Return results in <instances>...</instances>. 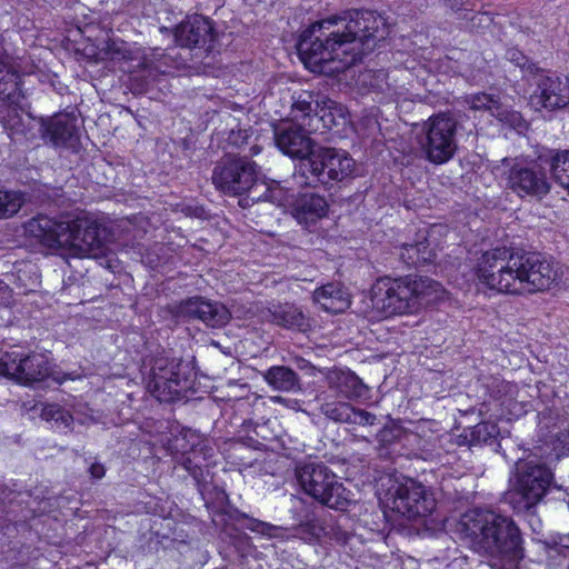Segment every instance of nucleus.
I'll return each mask as SVG.
<instances>
[{
    "label": "nucleus",
    "instance_id": "obj_7",
    "mask_svg": "<svg viewBox=\"0 0 569 569\" xmlns=\"http://www.w3.org/2000/svg\"><path fill=\"white\" fill-rule=\"evenodd\" d=\"M508 499L518 513L530 512L548 495L553 475L545 463L519 460Z\"/></svg>",
    "mask_w": 569,
    "mask_h": 569
},
{
    "label": "nucleus",
    "instance_id": "obj_42",
    "mask_svg": "<svg viewBox=\"0 0 569 569\" xmlns=\"http://www.w3.org/2000/svg\"><path fill=\"white\" fill-rule=\"evenodd\" d=\"M326 537H329L331 540L342 546L349 545L356 539L355 535L342 529L341 526H332L329 530L327 529Z\"/></svg>",
    "mask_w": 569,
    "mask_h": 569
},
{
    "label": "nucleus",
    "instance_id": "obj_39",
    "mask_svg": "<svg viewBox=\"0 0 569 569\" xmlns=\"http://www.w3.org/2000/svg\"><path fill=\"white\" fill-rule=\"evenodd\" d=\"M497 428L490 422H480L472 427L470 430V443L479 445L485 443L495 437Z\"/></svg>",
    "mask_w": 569,
    "mask_h": 569
},
{
    "label": "nucleus",
    "instance_id": "obj_21",
    "mask_svg": "<svg viewBox=\"0 0 569 569\" xmlns=\"http://www.w3.org/2000/svg\"><path fill=\"white\" fill-rule=\"evenodd\" d=\"M41 137L56 148H74L79 141L77 117L66 112L41 119Z\"/></svg>",
    "mask_w": 569,
    "mask_h": 569
},
{
    "label": "nucleus",
    "instance_id": "obj_19",
    "mask_svg": "<svg viewBox=\"0 0 569 569\" xmlns=\"http://www.w3.org/2000/svg\"><path fill=\"white\" fill-rule=\"evenodd\" d=\"M274 140L278 149L286 156L301 161L311 157L316 151L313 140L302 126L295 122H283L274 128Z\"/></svg>",
    "mask_w": 569,
    "mask_h": 569
},
{
    "label": "nucleus",
    "instance_id": "obj_17",
    "mask_svg": "<svg viewBox=\"0 0 569 569\" xmlns=\"http://www.w3.org/2000/svg\"><path fill=\"white\" fill-rule=\"evenodd\" d=\"M20 76L17 72H7L0 78V123L11 133L24 132V119L19 104L23 98L19 88Z\"/></svg>",
    "mask_w": 569,
    "mask_h": 569
},
{
    "label": "nucleus",
    "instance_id": "obj_32",
    "mask_svg": "<svg viewBox=\"0 0 569 569\" xmlns=\"http://www.w3.org/2000/svg\"><path fill=\"white\" fill-rule=\"evenodd\" d=\"M318 92L300 90L292 94L291 114L296 120L317 116L321 100Z\"/></svg>",
    "mask_w": 569,
    "mask_h": 569
},
{
    "label": "nucleus",
    "instance_id": "obj_11",
    "mask_svg": "<svg viewBox=\"0 0 569 569\" xmlns=\"http://www.w3.org/2000/svg\"><path fill=\"white\" fill-rule=\"evenodd\" d=\"M545 156L525 161L519 159H502L509 169L505 172L506 187L520 198L542 199L551 190V181L545 164Z\"/></svg>",
    "mask_w": 569,
    "mask_h": 569
},
{
    "label": "nucleus",
    "instance_id": "obj_3",
    "mask_svg": "<svg viewBox=\"0 0 569 569\" xmlns=\"http://www.w3.org/2000/svg\"><path fill=\"white\" fill-rule=\"evenodd\" d=\"M26 229L43 246L68 250L73 257L97 258L104 250V228L87 217L40 214L28 221Z\"/></svg>",
    "mask_w": 569,
    "mask_h": 569
},
{
    "label": "nucleus",
    "instance_id": "obj_20",
    "mask_svg": "<svg viewBox=\"0 0 569 569\" xmlns=\"http://www.w3.org/2000/svg\"><path fill=\"white\" fill-rule=\"evenodd\" d=\"M178 315L202 321L211 328H220L227 325L231 315L227 307L220 302L211 301L202 297H192L179 303Z\"/></svg>",
    "mask_w": 569,
    "mask_h": 569
},
{
    "label": "nucleus",
    "instance_id": "obj_50",
    "mask_svg": "<svg viewBox=\"0 0 569 569\" xmlns=\"http://www.w3.org/2000/svg\"><path fill=\"white\" fill-rule=\"evenodd\" d=\"M144 259H146V262H147L151 268H156V267L158 266V259H157V260H156V259H152V258L150 257V254H147Z\"/></svg>",
    "mask_w": 569,
    "mask_h": 569
},
{
    "label": "nucleus",
    "instance_id": "obj_53",
    "mask_svg": "<svg viewBox=\"0 0 569 569\" xmlns=\"http://www.w3.org/2000/svg\"><path fill=\"white\" fill-rule=\"evenodd\" d=\"M4 488L3 486L0 483V499L2 498V496L4 495Z\"/></svg>",
    "mask_w": 569,
    "mask_h": 569
},
{
    "label": "nucleus",
    "instance_id": "obj_40",
    "mask_svg": "<svg viewBox=\"0 0 569 569\" xmlns=\"http://www.w3.org/2000/svg\"><path fill=\"white\" fill-rule=\"evenodd\" d=\"M495 117L501 122H506L513 128H521L523 123V119L519 112L508 110L501 103L500 109L497 110Z\"/></svg>",
    "mask_w": 569,
    "mask_h": 569
},
{
    "label": "nucleus",
    "instance_id": "obj_12",
    "mask_svg": "<svg viewBox=\"0 0 569 569\" xmlns=\"http://www.w3.org/2000/svg\"><path fill=\"white\" fill-rule=\"evenodd\" d=\"M517 295L549 290L561 278L557 263L538 253L518 250Z\"/></svg>",
    "mask_w": 569,
    "mask_h": 569
},
{
    "label": "nucleus",
    "instance_id": "obj_16",
    "mask_svg": "<svg viewBox=\"0 0 569 569\" xmlns=\"http://www.w3.org/2000/svg\"><path fill=\"white\" fill-rule=\"evenodd\" d=\"M535 79L536 89L530 96V103L537 110L555 111L569 104V78L539 73Z\"/></svg>",
    "mask_w": 569,
    "mask_h": 569
},
{
    "label": "nucleus",
    "instance_id": "obj_1",
    "mask_svg": "<svg viewBox=\"0 0 569 569\" xmlns=\"http://www.w3.org/2000/svg\"><path fill=\"white\" fill-rule=\"evenodd\" d=\"M388 36L386 19L375 11L355 10L311 24L298 41V54L311 72L343 71Z\"/></svg>",
    "mask_w": 569,
    "mask_h": 569
},
{
    "label": "nucleus",
    "instance_id": "obj_28",
    "mask_svg": "<svg viewBox=\"0 0 569 569\" xmlns=\"http://www.w3.org/2000/svg\"><path fill=\"white\" fill-rule=\"evenodd\" d=\"M313 300L331 313L342 312L350 306L349 295L339 283H327L316 289Z\"/></svg>",
    "mask_w": 569,
    "mask_h": 569
},
{
    "label": "nucleus",
    "instance_id": "obj_46",
    "mask_svg": "<svg viewBox=\"0 0 569 569\" xmlns=\"http://www.w3.org/2000/svg\"><path fill=\"white\" fill-rule=\"evenodd\" d=\"M507 58L509 61L513 62L516 66L520 68L526 67L527 58L517 49L508 50Z\"/></svg>",
    "mask_w": 569,
    "mask_h": 569
},
{
    "label": "nucleus",
    "instance_id": "obj_44",
    "mask_svg": "<svg viewBox=\"0 0 569 569\" xmlns=\"http://www.w3.org/2000/svg\"><path fill=\"white\" fill-rule=\"evenodd\" d=\"M416 243V247L419 248V256L422 264H426L432 260V253L429 249V244L427 242V239L423 238L422 240H419Z\"/></svg>",
    "mask_w": 569,
    "mask_h": 569
},
{
    "label": "nucleus",
    "instance_id": "obj_55",
    "mask_svg": "<svg viewBox=\"0 0 569 569\" xmlns=\"http://www.w3.org/2000/svg\"><path fill=\"white\" fill-rule=\"evenodd\" d=\"M291 501H300V500H299V499H297V498H295V497H292V498H291Z\"/></svg>",
    "mask_w": 569,
    "mask_h": 569
},
{
    "label": "nucleus",
    "instance_id": "obj_45",
    "mask_svg": "<svg viewBox=\"0 0 569 569\" xmlns=\"http://www.w3.org/2000/svg\"><path fill=\"white\" fill-rule=\"evenodd\" d=\"M548 495H552V499L555 500L569 502V491L560 486L552 483V481L550 482Z\"/></svg>",
    "mask_w": 569,
    "mask_h": 569
},
{
    "label": "nucleus",
    "instance_id": "obj_41",
    "mask_svg": "<svg viewBox=\"0 0 569 569\" xmlns=\"http://www.w3.org/2000/svg\"><path fill=\"white\" fill-rule=\"evenodd\" d=\"M400 258L407 266L417 267L422 264L419 248L416 247V243H403Z\"/></svg>",
    "mask_w": 569,
    "mask_h": 569
},
{
    "label": "nucleus",
    "instance_id": "obj_47",
    "mask_svg": "<svg viewBox=\"0 0 569 569\" xmlns=\"http://www.w3.org/2000/svg\"><path fill=\"white\" fill-rule=\"evenodd\" d=\"M89 473H90V477L94 480H100L104 477L106 475V468L103 465L99 463V462H93L90 467H89Z\"/></svg>",
    "mask_w": 569,
    "mask_h": 569
},
{
    "label": "nucleus",
    "instance_id": "obj_37",
    "mask_svg": "<svg viewBox=\"0 0 569 569\" xmlns=\"http://www.w3.org/2000/svg\"><path fill=\"white\" fill-rule=\"evenodd\" d=\"M23 203L19 192L0 190V218L11 217L17 213Z\"/></svg>",
    "mask_w": 569,
    "mask_h": 569
},
{
    "label": "nucleus",
    "instance_id": "obj_38",
    "mask_svg": "<svg viewBox=\"0 0 569 569\" xmlns=\"http://www.w3.org/2000/svg\"><path fill=\"white\" fill-rule=\"evenodd\" d=\"M468 104L472 110H486L495 117L498 109H500V101L497 97L479 92L470 96L467 99Z\"/></svg>",
    "mask_w": 569,
    "mask_h": 569
},
{
    "label": "nucleus",
    "instance_id": "obj_10",
    "mask_svg": "<svg viewBox=\"0 0 569 569\" xmlns=\"http://www.w3.org/2000/svg\"><path fill=\"white\" fill-rule=\"evenodd\" d=\"M518 250L497 247L482 253L477 264L479 281L491 290L517 295Z\"/></svg>",
    "mask_w": 569,
    "mask_h": 569
},
{
    "label": "nucleus",
    "instance_id": "obj_31",
    "mask_svg": "<svg viewBox=\"0 0 569 569\" xmlns=\"http://www.w3.org/2000/svg\"><path fill=\"white\" fill-rule=\"evenodd\" d=\"M543 156L553 180L569 194V150H550Z\"/></svg>",
    "mask_w": 569,
    "mask_h": 569
},
{
    "label": "nucleus",
    "instance_id": "obj_26",
    "mask_svg": "<svg viewBox=\"0 0 569 569\" xmlns=\"http://www.w3.org/2000/svg\"><path fill=\"white\" fill-rule=\"evenodd\" d=\"M328 388L346 399L360 398L365 395L366 386L352 371L332 369L326 375Z\"/></svg>",
    "mask_w": 569,
    "mask_h": 569
},
{
    "label": "nucleus",
    "instance_id": "obj_25",
    "mask_svg": "<svg viewBox=\"0 0 569 569\" xmlns=\"http://www.w3.org/2000/svg\"><path fill=\"white\" fill-rule=\"evenodd\" d=\"M410 290L411 311L428 306L442 297V286L428 277H406Z\"/></svg>",
    "mask_w": 569,
    "mask_h": 569
},
{
    "label": "nucleus",
    "instance_id": "obj_5",
    "mask_svg": "<svg viewBox=\"0 0 569 569\" xmlns=\"http://www.w3.org/2000/svg\"><path fill=\"white\" fill-rule=\"evenodd\" d=\"M356 162L345 150L321 147L299 162L293 178L301 187H330L352 177Z\"/></svg>",
    "mask_w": 569,
    "mask_h": 569
},
{
    "label": "nucleus",
    "instance_id": "obj_2",
    "mask_svg": "<svg viewBox=\"0 0 569 569\" xmlns=\"http://www.w3.org/2000/svg\"><path fill=\"white\" fill-rule=\"evenodd\" d=\"M453 530L475 552L488 559L491 569H516L525 556L516 522L493 510H468Z\"/></svg>",
    "mask_w": 569,
    "mask_h": 569
},
{
    "label": "nucleus",
    "instance_id": "obj_43",
    "mask_svg": "<svg viewBox=\"0 0 569 569\" xmlns=\"http://www.w3.org/2000/svg\"><path fill=\"white\" fill-rule=\"evenodd\" d=\"M7 72L16 71L10 67V56L8 54L6 38L3 33H0V78Z\"/></svg>",
    "mask_w": 569,
    "mask_h": 569
},
{
    "label": "nucleus",
    "instance_id": "obj_13",
    "mask_svg": "<svg viewBox=\"0 0 569 569\" xmlns=\"http://www.w3.org/2000/svg\"><path fill=\"white\" fill-rule=\"evenodd\" d=\"M388 496V506L408 519L426 517L436 508V499L432 493L412 479L392 486Z\"/></svg>",
    "mask_w": 569,
    "mask_h": 569
},
{
    "label": "nucleus",
    "instance_id": "obj_34",
    "mask_svg": "<svg viewBox=\"0 0 569 569\" xmlns=\"http://www.w3.org/2000/svg\"><path fill=\"white\" fill-rule=\"evenodd\" d=\"M317 117L326 129L342 127L347 123L346 108L327 98L321 100Z\"/></svg>",
    "mask_w": 569,
    "mask_h": 569
},
{
    "label": "nucleus",
    "instance_id": "obj_48",
    "mask_svg": "<svg viewBox=\"0 0 569 569\" xmlns=\"http://www.w3.org/2000/svg\"><path fill=\"white\" fill-rule=\"evenodd\" d=\"M297 366L299 369L306 370L309 375H313L316 370V368L309 361L302 358L297 360Z\"/></svg>",
    "mask_w": 569,
    "mask_h": 569
},
{
    "label": "nucleus",
    "instance_id": "obj_23",
    "mask_svg": "<svg viewBox=\"0 0 569 569\" xmlns=\"http://www.w3.org/2000/svg\"><path fill=\"white\" fill-rule=\"evenodd\" d=\"M320 412L337 423L359 427H373L378 423V417L375 413L342 400L326 399L320 405Z\"/></svg>",
    "mask_w": 569,
    "mask_h": 569
},
{
    "label": "nucleus",
    "instance_id": "obj_18",
    "mask_svg": "<svg viewBox=\"0 0 569 569\" xmlns=\"http://www.w3.org/2000/svg\"><path fill=\"white\" fill-rule=\"evenodd\" d=\"M211 520L216 528L231 535L232 527L240 521H246L244 528L258 535L272 538H284L286 530L280 526H274L254 518H250L237 510H230L228 506L211 509Z\"/></svg>",
    "mask_w": 569,
    "mask_h": 569
},
{
    "label": "nucleus",
    "instance_id": "obj_56",
    "mask_svg": "<svg viewBox=\"0 0 569 569\" xmlns=\"http://www.w3.org/2000/svg\"><path fill=\"white\" fill-rule=\"evenodd\" d=\"M482 17H486V19L490 21V17L489 16L483 14Z\"/></svg>",
    "mask_w": 569,
    "mask_h": 569
},
{
    "label": "nucleus",
    "instance_id": "obj_52",
    "mask_svg": "<svg viewBox=\"0 0 569 569\" xmlns=\"http://www.w3.org/2000/svg\"><path fill=\"white\" fill-rule=\"evenodd\" d=\"M536 457H539L541 459H545V460H548V456L547 455H543V453H536Z\"/></svg>",
    "mask_w": 569,
    "mask_h": 569
},
{
    "label": "nucleus",
    "instance_id": "obj_33",
    "mask_svg": "<svg viewBox=\"0 0 569 569\" xmlns=\"http://www.w3.org/2000/svg\"><path fill=\"white\" fill-rule=\"evenodd\" d=\"M282 528L286 531L283 532L284 538H280L281 540L297 537L305 541L312 542L327 536V528L313 515H306V519L300 520L299 525L293 528L295 533H289L288 528Z\"/></svg>",
    "mask_w": 569,
    "mask_h": 569
},
{
    "label": "nucleus",
    "instance_id": "obj_36",
    "mask_svg": "<svg viewBox=\"0 0 569 569\" xmlns=\"http://www.w3.org/2000/svg\"><path fill=\"white\" fill-rule=\"evenodd\" d=\"M41 418L47 421H53L58 427L64 429L71 428L73 423V417L70 412L57 403L43 406L41 409Z\"/></svg>",
    "mask_w": 569,
    "mask_h": 569
},
{
    "label": "nucleus",
    "instance_id": "obj_9",
    "mask_svg": "<svg viewBox=\"0 0 569 569\" xmlns=\"http://www.w3.org/2000/svg\"><path fill=\"white\" fill-rule=\"evenodd\" d=\"M457 119L447 112L429 117L421 126L418 143L423 158L440 166L453 159L458 150Z\"/></svg>",
    "mask_w": 569,
    "mask_h": 569
},
{
    "label": "nucleus",
    "instance_id": "obj_49",
    "mask_svg": "<svg viewBox=\"0 0 569 569\" xmlns=\"http://www.w3.org/2000/svg\"><path fill=\"white\" fill-rule=\"evenodd\" d=\"M558 439L563 446V448L569 450V430L561 432Z\"/></svg>",
    "mask_w": 569,
    "mask_h": 569
},
{
    "label": "nucleus",
    "instance_id": "obj_8",
    "mask_svg": "<svg viewBox=\"0 0 569 569\" xmlns=\"http://www.w3.org/2000/svg\"><path fill=\"white\" fill-rule=\"evenodd\" d=\"M296 476L301 489L328 508L346 511L352 503L351 492L323 463H306L297 468Z\"/></svg>",
    "mask_w": 569,
    "mask_h": 569
},
{
    "label": "nucleus",
    "instance_id": "obj_4",
    "mask_svg": "<svg viewBox=\"0 0 569 569\" xmlns=\"http://www.w3.org/2000/svg\"><path fill=\"white\" fill-rule=\"evenodd\" d=\"M211 180L216 189L226 196L239 197L247 194L240 200L244 201H271L282 200V190L278 187H270L260 170V167L246 156H228L214 166Z\"/></svg>",
    "mask_w": 569,
    "mask_h": 569
},
{
    "label": "nucleus",
    "instance_id": "obj_14",
    "mask_svg": "<svg viewBox=\"0 0 569 569\" xmlns=\"http://www.w3.org/2000/svg\"><path fill=\"white\" fill-rule=\"evenodd\" d=\"M49 375V360L43 353L0 352V376L28 386L42 381Z\"/></svg>",
    "mask_w": 569,
    "mask_h": 569
},
{
    "label": "nucleus",
    "instance_id": "obj_54",
    "mask_svg": "<svg viewBox=\"0 0 569 569\" xmlns=\"http://www.w3.org/2000/svg\"><path fill=\"white\" fill-rule=\"evenodd\" d=\"M227 500V496L224 493H222L221 498H220V501L221 502H224Z\"/></svg>",
    "mask_w": 569,
    "mask_h": 569
},
{
    "label": "nucleus",
    "instance_id": "obj_22",
    "mask_svg": "<svg viewBox=\"0 0 569 569\" xmlns=\"http://www.w3.org/2000/svg\"><path fill=\"white\" fill-rule=\"evenodd\" d=\"M216 38L212 21L202 14L186 17L174 30L177 43L184 48H204Z\"/></svg>",
    "mask_w": 569,
    "mask_h": 569
},
{
    "label": "nucleus",
    "instance_id": "obj_29",
    "mask_svg": "<svg viewBox=\"0 0 569 569\" xmlns=\"http://www.w3.org/2000/svg\"><path fill=\"white\" fill-rule=\"evenodd\" d=\"M270 321L286 329L306 331L309 328L308 318L296 306L284 303L269 309Z\"/></svg>",
    "mask_w": 569,
    "mask_h": 569
},
{
    "label": "nucleus",
    "instance_id": "obj_6",
    "mask_svg": "<svg viewBox=\"0 0 569 569\" xmlns=\"http://www.w3.org/2000/svg\"><path fill=\"white\" fill-rule=\"evenodd\" d=\"M193 376L190 362L163 352L151 361L147 389L160 402H171L190 388Z\"/></svg>",
    "mask_w": 569,
    "mask_h": 569
},
{
    "label": "nucleus",
    "instance_id": "obj_30",
    "mask_svg": "<svg viewBox=\"0 0 569 569\" xmlns=\"http://www.w3.org/2000/svg\"><path fill=\"white\" fill-rule=\"evenodd\" d=\"M264 380L269 386L279 391L300 390V380L296 371L286 366H273L264 375Z\"/></svg>",
    "mask_w": 569,
    "mask_h": 569
},
{
    "label": "nucleus",
    "instance_id": "obj_51",
    "mask_svg": "<svg viewBox=\"0 0 569 569\" xmlns=\"http://www.w3.org/2000/svg\"><path fill=\"white\" fill-rule=\"evenodd\" d=\"M259 150H260V149H259V147H257V146H254V147H252V148H251V151H252V153H253V154H257V153L259 152Z\"/></svg>",
    "mask_w": 569,
    "mask_h": 569
},
{
    "label": "nucleus",
    "instance_id": "obj_24",
    "mask_svg": "<svg viewBox=\"0 0 569 569\" xmlns=\"http://www.w3.org/2000/svg\"><path fill=\"white\" fill-rule=\"evenodd\" d=\"M187 437H190L193 441L190 452L182 453L179 465L200 485L206 481V473L208 472L207 465H203V461H206L207 456H210L209 451L212 449L193 432L186 433L183 439Z\"/></svg>",
    "mask_w": 569,
    "mask_h": 569
},
{
    "label": "nucleus",
    "instance_id": "obj_27",
    "mask_svg": "<svg viewBox=\"0 0 569 569\" xmlns=\"http://www.w3.org/2000/svg\"><path fill=\"white\" fill-rule=\"evenodd\" d=\"M328 212L326 199L319 194L305 193L299 196L292 206V216L299 223H311L325 217Z\"/></svg>",
    "mask_w": 569,
    "mask_h": 569
},
{
    "label": "nucleus",
    "instance_id": "obj_15",
    "mask_svg": "<svg viewBox=\"0 0 569 569\" xmlns=\"http://www.w3.org/2000/svg\"><path fill=\"white\" fill-rule=\"evenodd\" d=\"M410 295L406 277L379 278L371 289L372 308L386 318L410 312Z\"/></svg>",
    "mask_w": 569,
    "mask_h": 569
},
{
    "label": "nucleus",
    "instance_id": "obj_35",
    "mask_svg": "<svg viewBox=\"0 0 569 569\" xmlns=\"http://www.w3.org/2000/svg\"><path fill=\"white\" fill-rule=\"evenodd\" d=\"M377 439L383 445L392 443L393 441L403 439L409 443L420 442L419 435L413 431L403 430L399 425L391 423L381 428L377 433Z\"/></svg>",
    "mask_w": 569,
    "mask_h": 569
}]
</instances>
